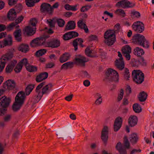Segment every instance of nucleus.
<instances>
[{"label":"nucleus","mask_w":154,"mask_h":154,"mask_svg":"<svg viewBox=\"0 0 154 154\" xmlns=\"http://www.w3.org/2000/svg\"><path fill=\"white\" fill-rule=\"evenodd\" d=\"M81 11L83 12L81 14V20H79L77 23L78 26L82 29H83L86 33H87V26L86 24V19L87 17L86 13L87 11V5H85L82 7L80 9Z\"/></svg>","instance_id":"nucleus-6"},{"label":"nucleus","mask_w":154,"mask_h":154,"mask_svg":"<svg viewBox=\"0 0 154 154\" xmlns=\"http://www.w3.org/2000/svg\"><path fill=\"white\" fill-rule=\"evenodd\" d=\"M124 139V143L125 147L127 149H129L130 147V143L128 141V137L126 136H125Z\"/></svg>","instance_id":"nucleus-44"},{"label":"nucleus","mask_w":154,"mask_h":154,"mask_svg":"<svg viewBox=\"0 0 154 154\" xmlns=\"http://www.w3.org/2000/svg\"><path fill=\"white\" fill-rule=\"evenodd\" d=\"M147 95L144 91L140 92L138 97L139 100L140 102H144L146 99Z\"/></svg>","instance_id":"nucleus-36"},{"label":"nucleus","mask_w":154,"mask_h":154,"mask_svg":"<svg viewBox=\"0 0 154 154\" xmlns=\"http://www.w3.org/2000/svg\"><path fill=\"white\" fill-rule=\"evenodd\" d=\"M11 118V115L9 114L6 115L4 118V120L5 122H7L9 121Z\"/></svg>","instance_id":"nucleus-57"},{"label":"nucleus","mask_w":154,"mask_h":154,"mask_svg":"<svg viewBox=\"0 0 154 154\" xmlns=\"http://www.w3.org/2000/svg\"><path fill=\"white\" fill-rule=\"evenodd\" d=\"M57 22L58 25L60 27L63 26L65 24V22L63 20L61 19H59L57 20Z\"/></svg>","instance_id":"nucleus-50"},{"label":"nucleus","mask_w":154,"mask_h":154,"mask_svg":"<svg viewBox=\"0 0 154 154\" xmlns=\"http://www.w3.org/2000/svg\"><path fill=\"white\" fill-rule=\"evenodd\" d=\"M75 59V63L76 64L82 66H85L87 61L86 58L84 56L80 54L76 55Z\"/></svg>","instance_id":"nucleus-18"},{"label":"nucleus","mask_w":154,"mask_h":154,"mask_svg":"<svg viewBox=\"0 0 154 154\" xmlns=\"http://www.w3.org/2000/svg\"><path fill=\"white\" fill-rule=\"evenodd\" d=\"M106 79L108 81L118 82L119 75L116 70L111 68L109 69L106 72Z\"/></svg>","instance_id":"nucleus-7"},{"label":"nucleus","mask_w":154,"mask_h":154,"mask_svg":"<svg viewBox=\"0 0 154 154\" xmlns=\"http://www.w3.org/2000/svg\"><path fill=\"white\" fill-rule=\"evenodd\" d=\"M34 87V85H29L25 89V93L23 91H20L17 94L15 97V103L12 106L14 111H16L20 109L24 103L26 96H28L30 94Z\"/></svg>","instance_id":"nucleus-2"},{"label":"nucleus","mask_w":154,"mask_h":154,"mask_svg":"<svg viewBox=\"0 0 154 154\" xmlns=\"http://www.w3.org/2000/svg\"><path fill=\"white\" fill-rule=\"evenodd\" d=\"M112 30H107L104 33V42L108 46L112 45L116 41V35Z\"/></svg>","instance_id":"nucleus-5"},{"label":"nucleus","mask_w":154,"mask_h":154,"mask_svg":"<svg viewBox=\"0 0 154 154\" xmlns=\"http://www.w3.org/2000/svg\"><path fill=\"white\" fill-rule=\"evenodd\" d=\"M44 85H45V83L42 82L35 89L36 94L33 98L34 99V101L35 103H38L43 94H47L50 91L51 85H47L42 88Z\"/></svg>","instance_id":"nucleus-3"},{"label":"nucleus","mask_w":154,"mask_h":154,"mask_svg":"<svg viewBox=\"0 0 154 154\" xmlns=\"http://www.w3.org/2000/svg\"><path fill=\"white\" fill-rule=\"evenodd\" d=\"M103 101V99L97 98L95 102V104L96 105H99L101 104Z\"/></svg>","instance_id":"nucleus-53"},{"label":"nucleus","mask_w":154,"mask_h":154,"mask_svg":"<svg viewBox=\"0 0 154 154\" xmlns=\"http://www.w3.org/2000/svg\"><path fill=\"white\" fill-rule=\"evenodd\" d=\"M17 0H9V4L10 5H12L16 4Z\"/></svg>","instance_id":"nucleus-60"},{"label":"nucleus","mask_w":154,"mask_h":154,"mask_svg":"<svg viewBox=\"0 0 154 154\" xmlns=\"http://www.w3.org/2000/svg\"><path fill=\"white\" fill-rule=\"evenodd\" d=\"M108 133V127L106 126H104L101 131V138L105 146L107 144V142Z\"/></svg>","instance_id":"nucleus-16"},{"label":"nucleus","mask_w":154,"mask_h":154,"mask_svg":"<svg viewBox=\"0 0 154 154\" xmlns=\"http://www.w3.org/2000/svg\"><path fill=\"white\" fill-rule=\"evenodd\" d=\"M115 30H112V31H114L113 33L116 32H118L120 31L121 28L120 24L119 23H118L116 25L114 26Z\"/></svg>","instance_id":"nucleus-49"},{"label":"nucleus","mask_w":154,"mask_h":154,"mask_svg":"<svg viewBox=\"0 0 154 154\" xmlns=\"http://www.w3.org/2000/svg\"><path fill=\"white\" fill-rule=\"evenodd\" d=\"M58 6V2L55 3L52 7L49 4L43 3L41 6V10L42 11L44 12L51 13L53 11L54 9L57 8Z\"/></svg>","instance_id":"nucleus-12"},{"label":"nucleus","mask_w":154,"mask_h":154,"mask_svg":"<svg viewBox=\"0 0 154 154\" xmlns=\"http://www.w3.org/2000/svg\"><path fill=\"white\" fill-rule=\"evenodd\" d=\"M26 68L27 70L30 72H34L37 70L36 67L30 65L29 64L26 67Z\"/></svg>","instance_id":"nucleus-43"},{"label":"nucleus","mask_w":154,"mask_h":154,"mask_svg":"<svg viewBox=\"0 0 154 154\" xmlns=\"http://www.w3.org/2000/svg\"><path fill=\"white\" fill-rule=\"evenodd\" d=\"M17 61L14 60L11 62L6 66V71L7 73H10L13 69L14 66L17 64Z\"/></svg>","instance_id":"nucleus-26"},{"label":"nucleus","mask_w":154,"mask_h":154,"mask_svg":"<svg viewBox=\"0 0 154 154\" xmlns=\"http://www.w3.org/2000/svg\"><path fill=\"white\" fill-rule=\"evenodd\" d=\"M135 5V3L130 2L128 0H122L118 2L116 4V6L118 8H132Z\"/></svg>","instance_id":"nucleus-13"},{"label":"nucleus","mask_w":154,"mask_h":154,"mask_svg":"<svg viewBox=\"0 0 154 154\" xmlns=\"http://www.w3.org/2000/svg\"><path fill=\"white\" fill-rule=\"evenodd\" d=\"M132 27L133 30L136 32L141 33L144 30V25L143 22L137 21L134 23Z\"/></svg>","instance_id":"nucleus-14"},{"label":"nucleus","mask_w":154,"mask_h":154,"mask_svg":"<svg viewBox=\"0 0 154 154\" xmlns=\"http://www.w3.org/2000/svg\"><path fill=\"white\" fill-rule=\"evenodd\" d=\"M5 88V89L15 90L16 89L15 84L14 82L11 80L7 81L4 84Z\"/></svg>","instance_id":"nucleus-20"},{"label":"nucleus","mask_w":154,"mask_h":154,"mask_svg":"<svg viewBox=\"0 0 154 154\" xmlns=\"http://www.w3.org/2000/svg\"><path fill=\"white\" fill-rule=\"evenodd\" d=\"M13 53L12 52L9 51L2 57L0 63V73L3 71L6 62L13 57Z\"/></svg>","instance_id":"nucleus-10"},{"label":"nucleus","mask_w":154,"mask_h":154,"mask_svg":"<svg viewBox=\"0 0 154 154\" xmlns=\"http://www.w3.org/2000/svg\"><path fill=\"white\" fill-rule=\"evenodd\" d=\"M129 139L131 144L134 145L136 144L137 142L138 137L136 133H133L131 134Z\"/></svg>","instance_id":"nucleus-31"},{"label":"nucleus","mask_w":154,"mask_h":154,"mask_svg":"<svg viewBox=\"0 0 154 154\" xmlns=\"http://www.w3.org/2000/svg\"><path fill=\"white\" fill-rule=\"evenodd\" d=\"M21 30L20 29L16 30L14 32V34L16 39L18 41H21Z\"/></svg>","instance_id":"nucleus-38"},{"label":"nucleus","mask_w":154,"mask_h":154,"mask_svg":"<svg viewBox=\"0 0 154 154\" xmlns=\"http://www.w3.org/2000/svg\"><path fill=\"white\" fill-rule=\"evenodd\" d=\"M137 122L138 118L135 115H131L128 119V125L131 127L135 126L137 124Z\"/></svg>","instance_id":"nucleus-23"},{"label":"nucleus","mask_w":154,"mask_h":154,"mask_svg":"<svg viewBox=\"0 0 154 154\" xmlns=\"http://www.w3.org/2000/svg\"><path fill=\"white\" fill-rule=\"evenodd\" d=\"M29 64V63L27 59L24 58L22 59L19 63L17 64L14 69V70L16 72H19L21 70L23 65L25 66L26 68Z\"/></svg>","instance_id":"nucleus-17"},{"label":"nucleus","mask_w":154,"mask_h":154,"mask_svg":"<svg viewBox=\"0 0 154 154\" xmlns=\"http://www.w3.org/2000/svg\"><path fill=\"white\" fill-rule=\"evenodd\" d=\"M12 42V37L9 35L8 38L5 39L3 41H0V48L4 47L5 46L11 45Z\"/></svg>","instance_id":"nucleus-25"},{"label":"nucleus","mask_w":154,"mask_h":154,"mask_svg":"<svg viewBox=\"0 0 154 154\" xmlns=\"http://www.w3.org/2000/svg\"><path fill=\"white\" fill-rule=\"evenodd\" d=\"M6 28V27L5 25L3 24H0V31H4Z\"/></svg>","instance_id":"nucleus-64"},{"label":"nucleus","mask_w":154,"mask_h":154,"mask_svg":"<svg viewBox=\"0 0 154 154\" xmlns=\"http://www.w3.org/2000/svg\"><path fill=\"white\" fill-rule=\"evenodd\" d=\"M48 76V74L47 72L41 73L36 76V80L37 82H40L46 79Z\"/></svg>","instance_id":"nucleus-27"},{"label":"nucleus","mask_w":154,"mask_h":154,"mask_svg":"<svg viewBox=\"0 0 154 154\" xmlns=\"http://www.w3.org/2000/svg\"><path fill=\"white\" fill-rule=\"evenodd\" d=\"M88 40L89 42L96 41H98L97 36L95 35H91L88 37Z\"/></svg>","instance_id":"nucleus-45"},{"label":"nucleus","mask_w":154,"mask_h":154,"mask_svg":"<svg viewBox=\"0 0 154 154\" xmlns=\"http://www.w3.org/2000/svg\"><path fill=\"white\" fill-rule=\"evenodd\" d=\"M75 26V23L73 21H71L68 22L65 29L67 30H71L74 29Z\"/></svg>","instance_id":"nucleus-37"},{"label":"nucleus","mask_w":154,"mask_h":154,"mask_svg":"<svg viewBox=\"0 0 154 154\" xmlns=\"http://www.w3.org/2000/svg\"><path fill=\"white\" fill-rule=\"evenodd\" d=\"M26 5L28 7H32L35 4V2L33 0H26Z\"/></svg>","instance_id":"nucleus-48"},{"label":"nucleus","mask_w":154,"mask_h":154,"mask_svg":"<svg viewBox=\"0 0 154 154\" xmlns=\"http://www.w3.org/2000/svg\"><path fill=\"white\" fill-rule=\"evenodd\" d=\"M49 36L46 35L44 37L40 38H37L36 39L32 40L30 43V45L32 47L43 45L47 47L52 48H56L60 46V42L59 40L56 38L51 39L48 42H46V39L48 38Z\"/></svg>","instance_id":"nucleus-1"},{"label":"nucleus","mask_w":154,"mask_h":154,"mask_svg":"<svg viewBox=\"0 0 154 154\" xmlns=\"http://www.w3.org/2000/svg\"><path fill=\"white\" fill-rule=\"evenodd\" d=\"M47 23L50 28L46 27V31L48 34H51L53 32V31L51 28L55 27V22L53 20L49 19L47 20Z\"/></svg>","instance_id":"nucleus-24"},{"label":"nucleus","mask_w":154,"mask_h":154,"mask_svg":"<svg viewBox=\"0 0 154 154\" xmlns=\"http://www.w3.org/2000/svg\"><path fill=\"white\" fill-rule=\"evenodd\" d=\"M70 54L68 53H65L62 55L60 58V61L61 63L68 60L70 57Z\"/></svg>","instance_id":"nucleus-33"},{"label":"nucleus","mask_w":154,"mask_h":154,"mask_svg":"<svg viewBox=\"0 0 154 154\" xmlns=\"http://www.w3.org/2000/svg\"><path fill=\"white\" fill-rule=\"evenodd\" d=\"M29 47L28 45L22 44L18 47V50L22 52L26 53L29 51Z\"/></svg>","instance_id":"nucleus-34"},{"label":"nucleus","mask_w":154,"mask_h":154,"mask_svg":"<svg viewBox=\"0 0 154 154\" xmlns=\"http://www.w3.org/2000/svg\"><path fill=\"white\" fill-rule=\"evenodd\" d=\"M132 42L139 45L143 47L148 48L149 47L148 41L146 40L145 37L139 34H136L133 36Z\"/></svg>","instance_id":"nucleus-4"},{"label":"nucleus","mask_w":154,"mask_h":154,"mask_svg":"<svg viewBox=\"0 0 154 154\" xmlns=\"http://www.w3.org/2000/svg\"><path fill=\"white\" fill-rule=\"evenodd\" d=\"M118 56L120 57L119 60L116 59L115 61V65L117 68L120 70H122L125 67V63L123 60L122 54L120 51L118 52Z\"/></svg>","instance_id":"nucleus-15"},{"label":"nucleus","mask_w":154,"mask_h":154,"mask_svg":"<svg viewBox=\"0 0 154 154\" xmlns=\"http://www.w3.org/2000/svg\"><path fill=\"white\" fill-rule=\"evenodd\" d=\"M115 13L118 14V15H121L123 17H124L125 16V13L124 10L121 9H117Z\"/></svg>","instance_id":"nucleus-46"},{"label":"nucleus","mask_w":154,"mask_h":154,"mask_svg":"<svg viewBox=\"0 0 154 154\" xmlns=\"http://www.w3.org/2000/svg\"><path fill=\"white\" fill-rule=\"evenodd\" d=\"M37 23V21L35 18H32L30 20V23L33 27L27 26L25 28V32L27 35H31L35 33L36 28L34 27L35 26Z\"/></svg>","instance_id":"nucleus-11"},{"label":"nucleus","mask_w":154,"mask_h":154,"mask_svg":"<svg viewBox=\"0 0 154 154\" xmlns=\"http://www.w3.org/2000/svg\"><path fill=\"white\" fill-rule=\"evenodd\" d=\"M130 53H123V55L126 58V59L128 60H130L131 58V56Z\"/></svg>","instance_id":"nucleus-58"},{"label":"nucleus","mask_w":154,"mask_h":154,"mask_svg":"<svg viewBox=\"0 0 154 154\" xmlns=\"http://www.w3.org/2000/svg\"><path fill=\"white\" fill-rule=\"evenodd\" d=\"M127 94L129 95L131 92V88L129 86H127L126 88Z\"/></svg>","instance_id":"nucleus-56"},{"label":"nucleus","mask_w":154,"mask_h":154,"mask_svg":"<svg viewBox=\"0 0 154 154\" xmlns=\"http://www.w3.org/2000/svg\"><path fill=\"white\" fill-rule=\"evenodd\" d=\"M122 118L120 116L116 119L113 125L114 130L115 131H117L120 129L122 125Z\"/></svg>","instance_id":"nucleus-19"},{"label":"nucleus","mask_w":154,"mask_h":154,"mask_svg":"<svg viewBox=\"0 0 154 154\" xmlns=\"http://www.w3.org/2000/svg\"><path fill=\"white\" fill-rule=\"evenodd\" d=\"M72 96V95H71L65 97V99L66 100L68 101H70L71 100Z\"/></svg>","instance_id":"nucleus-63"},{"label":"nucleus","mask_w":154,"mask_h":154,"mask_svg":"<svg viewBox=\"0 0 154 154\" xmlns=\"http://www.w3.org/2000/svg\"><path fill=\"white\" fill-rule=\"evenodd\" d=\"M140 57V58L138 60V62L142 66H146V63L145 62L143 57H142L141 56Z\"/></svg>","instance_id":"nucleus-51"},{"label":"nucleus","mask_w":154,"mask_h":154,"mask_svg":"<svg viewBox=\"0 0 154 154\" xmlns=\"http://www.w3.org/2000/svg\"><path fill=\"white\" fill-rule=\"evenodd\" d=\"M79 4H77L74 6H71V10L72 11H76L78 10L77 7H79Z\"/></svg>","instance_id":"nucleus-55"},{"label":"nucleus","mask_w":154,"mask_h":154,"mask_svg":"<svg viewBox=\"0 0 154 154\" xmlns=\"http://www.w3.org/2000/svg\"><path fill=\"white\" fill-rule=\"evenodd\" d=\"M124 94V90L123 89H121L120 91V93L119 95L118 99L119 101L121 100Z\"/></svg>","instance_id":"nucleus-52"},{"label":"nucleus","mask_w":154,"mask_h":154,"mask_svg":"<svg viewBox=\"0 0 154 154\" xmlns=\"http://www.w3.org/2000/svg\"><path fill=\"white\" fill-rule=\"evenodd\" d=\"M92 45L87 46V56L91 57H96V52L93 49L91 48Z\"/></svg>","instance_id":"nucleus-28"},{"label":"nucleus","mask_w":154,"mask_h":154,"mask_svg":"<svg viewBox=\"0 0 154 154\" xmlns=\"http://www.w3.org/2000/svg\"><path fill=\"white\" fill-rule=\"evenodd\" d=\"M123 76L125 79L126 80H129L130 78V74L129 70L127 68L124 69V72L123 73Z\"/></svg>","instance_id":"nucleus-42"},{"label":"nucleus","mask_w":154,"mask_h":154,"mask_svg":"<svg viewBox=\"0 0 154 154\" xmlns=\"http://www.w3.org/2000/svg\"><path fill=\"white\" fill-rule=\"evenodd\" d=\"M78 42L79 43H82L83 42V40L82 39L79 38L75 40L73 42V45L74 47V49L75 51L78 49Z\"/></svg>","instance_id":"nucleus-40"},{"label":"nucleus","mask_w":154,"mask_h":154,"mask_svg":"<svg viewBox=\"0 0 154 154\" xmlns=\"http://www.w3.org/2000/svg\"><path fill=\"white\" fill-rule=\"evenodd\" d=\"M74 63L72 62H68L63 64L61 66V68L67 69L68 68H72L73 67Z\"/></svg>","instance_id":"nucleus-39"},{"label":"nucleus","mask_w":154,"mask_h":154,"mask_svg":"<svg viewBox=\"0 0 154 154\" xmlns=\"http://www.w3.org/2000/svg\"><path fill=\"white\" fill-rule=\"evenodd\" d=\"M122 53H131V48L128 45H126L122 49Z\"/></svg>","instance_id":"nucleus-41"},{"label":"nucleus","mask_w":154,"mask_h":154,"mask_svg":"<svg viewBox=\"0 0 154 154\" xmlns=\"http://www.w3.org/2000/svg\"><path fill=\"white\" fill-rule=\"evenodd\" d=\"M131 14L137 18H139L140 17V13L137 11L131 12Z\"/></svg>","instance_id":"nucleus-54"},{"label":"nucleus","mask_w":154,"mask_h":154,"mask_svg":"<svg viewBox=\"0 0 154 154\" xmlns=\"http://www.w3.org/2000/svg\"><path fill=\"white\" fill-rule=\"evenodd\" d=\"M132 75L133 81L137 84H141L144 80V74L140 70H134Z\"/></svg>","instance_id":"nucleus-8"},{"label":"nucleus","mask_w":154,"mask_h":154,"mask_svg":"<svg viewBox=\"0 0 154 154\" xmlns=\"http://www.w3.org/2000/svg\"><path fill=\"white\" fill-rule=\"evenodd\" d=\"M46 52V50L44 49H41L37 51L36 53V55L37 56H42Z\"/></svg>","instance_id":"nucleus-47"},{"label":"nucleus","mask_w":154,"mask_h":154,"mask_svg":"<svg viewBox=\"0 0 154 154\" xmlns=\"http://www.w3.org/2000/svg\"><path fill=\"white\" fill-rule=\"evenodd\" d=\"M132 108L134 111L136 113H139L142 111V108L138 103H135L133 104Z\"/></svg>","instance_id":"nucleus-35"},{"label":"nucleus","mask_w":154,"mask_h":154,"mask_svg":"<svg viewBox=\"0 0 154 154\" xmlns=\"http://www.w3.org/2000/svg\"><path fill=\"white\" fill-rule=\"evenodd\" d=\"M78 33L75 31H70L65 34L63 36V39L66 40L75 38L78 35Z\"/></svg>","instance_id":"nucleus-22"},{"label":"nucleus","mask_w":154,"mask_h":154,"mask_svg":"<svg viewBox=\"0 0 154 154\" xmlns=\"http://www.w3.org/2000/svg\"><path fill=\"white\" fill-rule=\"evenodd\" d=\"M104 14H106L109 16L111 17L112 18L113 17V15L112 13H111L108 12V11H105L103 13Z\"/></svg>","instance_id":"nucleus-62"},{"label":"nucleus","mask_w":154,"mask_h":154,"mask_svg":"<svg viewBox=\"0 0 154 154\" xmlns=\"http://www.w3.org/2000/svg\"><path fill=\"white\" fill-rule=\"evenodd\" d=\"M23 16H21L18 18L14 22H12L8 26V29L9 30L12 29L14 27H19V26L17 25V24L23 20Z\"/></svg>","instance_id":"nucleus-21"},{"label":"nucleus","mask_w":154,"mask_h":154,"mask_svg":"<svg viewBox=\"0 0 154 154\" xmlns=\"http://www.w3.org/2000/svg\"><path fill=\"white\" fill-rule=\"evenodd\" d=\"M141 150L139 149H133L130 152V154H134L135 153L137 152H140Z\"/></svg>","instance_id":"nucleus-59"},{"label":"nucleus","mask_w":154,"mask_h":154,"mask_svg":"<svg viewBox=\"0 0 154 154\" xmlns=\"http://www.w3.org/2000/svg\"><path fill=\"white\" fill-rule=\"evenodd\" d=\"M123 104L124 105H127L128 104V99L124 98L123 100Z\"/></svg>","instance_id":"nucleus-61"},{"label":"nucleus","mask_w":154,"mask_h":154,"mask_svg":"<svg viewBox=\"0 0 154 154\" xmlns=\"http://www.w3.org/2000/svg\"><path fill=\"white\" fill-rule=\"evenodd\" d=\"M134 54L138 57H141L144 54V51L141 48L137 47L134 50Z\"/></svg>","instance_id":"nucleus-32"},{"label":"nucleus","mask_w":154,"mask_h":154,"mask_svg":"<svg viewBox=\"0 0 154 154\" xmlns=\"http://www.w3.org/2000/svg\"><path fill=\"white\" fill-rule=\"evenodd\" d=\"M116 148L120 153V154H127V152L126 149L122 148V143L119 142L116 144Z\"/></svg>","instance_id":"nucleus-29"},{"label":"nucleus","mask_w":154,"mask_h":154,"mask_svg":"<svg viewBox=\"0 0 154 154\" xmlns=\"http://www.w3.org/2000/svg\"><path fill=\"white\" fill-rule=\"evenodd\" d=\"M9 98L5 96L2 97L0 99V115H5L6 111V107L8 106L10 102Z\"/></svg>","instance_id":"nucleus-9"},{"label":"nucleus","mask_w":154,"mask_h":154,"mask_svg":"<svg viewBox=\"0 0 154 154\" xmlns=\"http://www.w3.org/2000/svg\"><path fill=\"white\" fill-rule=\"evenodd\" d=\"M8 18L11 20H15L16 17V13L13 9L10 10L8 14Z\"/></svg>","instance_id":"nucleus-30"}]
</instances>
